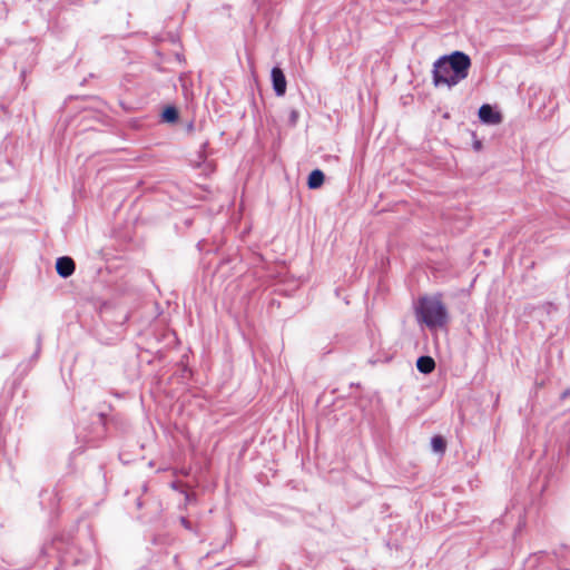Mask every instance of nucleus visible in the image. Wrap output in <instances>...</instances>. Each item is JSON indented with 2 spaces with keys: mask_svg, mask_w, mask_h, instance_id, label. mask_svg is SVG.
<instances>
[{
  "mask_svg": "<svg viewBox=\"0 0 570 570\" xmlns=\"http://www.w3.org/2000/svg\"><path fill=\"white\" fill-rule=\"evenodd\" d=\"M417 320L428 327L443 326L448 320V312L441 299L436 296L422 297L416 306Z\"/></svg>",
  "mask_w": 570,
  "mask_h": 570,
  "instance_id": "f257e3e1",
  "label": "nucleus"
},
{
  "mask_svg": "<svg viewBox=\"0 0 570 570\" xmlns=\"http://www.w3.org/2000/svg\"><path fill=\"white\" fill-rule=\"evenodd\" d=\"M445 58L449 68L456 81L460 83L469 76V69L471 68V58L463 51H453L450 55L442 56Z\"/></svg>",
  "mask_w": 570,
  "mask_h": 570,
  "instance_id": "f03ea898",
  "label": "nucleus"
},
{
  "mask_svg": "<svg viewBox=\"0 0 570 570\" xmlns=\"http://www.w3.org/2000/svg\"><path fill=\"white\" fill-rule=\"evenodd\" d=\"M448 66L449 63H446L445 58L443 57H440L434 61L432 78L435 87L445 86L448 88H452L458 85Z\"/></svg>",
  "mask_w": 570,
  "mask_h": 570,
  "instance_id": "7ed1b4c3",
  "label": "nucleus"
},
{
  "mask_svg": "<svg viewBox=\"0 0 570 570\" xmlns=\"http://www.w3.org/2000/svg\"><path fill=\"white\" fill-rule=\"evenodd\" d=\"M273 89L276 96L282 97L286 92V78L281 68L274 67L271 72Z\"/></svg>",
  "mask_w": 570,
  "mask_h": 570,
  "instance_id": "20e7f679",
  "label": "nucleus"
},
{
  "mask_svg": "<svg viewBox=\"0 0 570 570\" xmlns=\"http://www.w3.org/2000/svg\"><path fill=\"white\" fill-rule=\"evenodd\" d=\"M479 118L483 124L498 125L501 122L502 117L498 111H494L490 105H482L479 109Z\"/></svg>",
  "mask_w": 570,
  "mask_h": 570,
  "instance_id": "39448f33",
  "label": "nucleus"
},
{
  "mask_svg": "<svg viewBox=\"0 0 570 570\" xmlns=\"http://www.w3.org/2000/svg\"><path fill=\"white\" fill-rule=\"evenodd\" d=\"M56 269L61 277H69L75 272V263L70 257H59L56 262Z\"/></svg>",
  "mask_w": 570,
  "mask_h": 570,
  "instance_id": "423d86ee",
  "label": "nucleus"
},
{
  "mask_svg": "<svg viewBox=\"0 0 570 570\" xmlns=\"http://www.w3.org/2000/svg\"><path fill=\"white\" fill-rule=\"evenodd\" d=\"M417 370L423 374L431 373L435 367V362L431 356H420L416 361Z\"/></svg>",
  "mask_w": 570,
  "mask_h": 570,
  "instance_id": "0eeeda50",
  "label": "nucleus"
},
{
  "mask_svg": "<svg viewBox=\"0 0 570 570\" xmlns=\"http://www.w3.org/2000/svg\"><path fill=\"white\" fill-rule=\"evenodd\" d=\"M323 183H324V174L322 170L315 169L309 174L307 185L311 189H316V188L321 187L323 185Z\"/></svg>",
  "mask_w": 570,
  "mask_h": 570,
  "instance_id": "6e6552de",
  "label": "nucleus"
},
{
  "mask_svg": "<svg viewBox=\"0 0 570 570\" xmlns=\"http://www.w3.org/2000/svg\"><path fill=\"white\" fill-rule=\"evenodd\" d=\"M163 119L166 122H175L178 119V111L175 107H167L163 111Z\"/></svg>",
  "mask_w": 570,
  "mask_h": 570,
  "instance_id": "1a4fd4ad",
  "label": "nucleus"
},
{
  "mask_svg": "<svg viewBox=\"0 0 570 570\" xmlns=\"http://www.w3.org/2000/svg\"><path fill=\"white\" fill-rule=\"evenodd\" d=\"M431 445L434 452L442 453L445 450V442L442 436L436 435L431 440Z\"/></svg>",
  "mask_w": 570,
  "mask_h": 570,
  "instance_id": "9d476101",
  "label": "nucleus"
},
{
  "mask_svg": "<svg viewBox=\"0 0 570 570\" xmlns=\"http://www.w3.org/2000/svg\"><path fill=\"white\" fill-rule=\"evenodd\" d=\"M569 395H570V390H567V391H564V392L562 393L561 397H562V399H566V397H567V396H569Z\"/></svg>",
  "mask_w": 570,
  "mask_h": 570,
  "instance_id": "9b49d317",
  "label": "nucleus"
},
{
  "mask_svg": "<svg viewBox=\"0 0 570 570\" xmlns=\"http://www.w3.org/2000/svg\"><path fill=\"white\" fill-rule=\"evenodd\" d=\"M296 117H297L296 111H293V112H292V121H295Z\"/></svg>",
  "mask_w": 570,
  "mask_h": 570,
  "instance_id": "f8f14e48",
  "label": "nucleus"
},
{
  "mask_svg": "<svg viewBox=\"0 0 570 570\" xmlns=\"http://www.w3.org/2000/svg\"><path fill=\"white\" fill-rule=\"evenodd\" d=\"M183 524L187 528V521L185 519H181Z\"/></svg>",
  "mask_w": 570,
  "mask_h": 570,
  "instance_id": "ddd939ff",
  "label": "nucleus"
}]
</instances>
